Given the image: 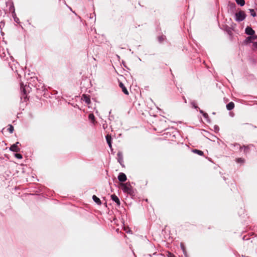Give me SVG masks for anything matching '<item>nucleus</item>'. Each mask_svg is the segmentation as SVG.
<instances>
[{"label": "nucleus", "mask_w": 257, "mask_h": 257, "mask_svg": "<svg viewBox=\"0 0 257 257\" xmlns=\"http://www.w3.org/2000/svg\"><path fill=\"white\" fill-rule=\"evenodd\" d=\"M119 87L122 89V92L126 95H128L129 93L124 85L122 83L120 82L119 84Z\"/></svg>", "instance_id": "10"}, {"label": "nucleus", "mask_w": 257, "mask_h": 257, "mask_svg": "<svg viewBox=\"0 0 257 257\" xmlns=\"http://www.w3.org/2000/svg\"><path fill=\"white\" fill-rule=\"evenodd\" d=\"M199 112L200 113H201L202 114H203V113H204V112L202 110H200Z\"/></svg>", "instance_id": "34"}, {"label": "nucleus", "mask_w": 257, "mask_h": 257, "mask_svg": "<svg viewBox=\"0 0 257 257\" xmlns=\"http://www.w3.org/2000/svg\"><path fill=\"white\" fill-rule=\"evenodd\" d=\"M117 161L121 165H122L123 161V155L121 152H118L117 154Z\"/></svg>", "instance_id": "8"}, {"label": "nucleus", "mask_w": 257, "mask_h": 257, "mask_svg": "<svg viewBox=\"0 0 257 257\" xmlns=\"http://www.w3.org/2000/svg\"><path fill=\"white\" fill-rule=\"evenodd\" d=\"M88 118L89 120L93 121L94 120L95 117L93 113H90L88 115Z\"/></svg>", "instance_id": "19"}, {"label": "nucleus", "mask_w": 257, "mask_h": 257, "mask_svg": "<svg viewBox=\"0 0 257 257\" xmlns=\"http://www.w3.org/2000/svg\"><path fill=\"white\" fill-rule=\"evenodd\" d=\"M244 161V159L241 158H239L236 159V162L238 163H243Z\"/></svg>", "instance_id": "20"}, {"label": "nucleus", "mask_w": 257, "mask_h": 257, "mask_svg": "<svg viewBox=\"0 0 257 257\" xmlns=\"http://www.w3.org/2000/svg\"><path fill=\"white\" fill-rule=\"evenodd\" d=\"M249 11L250 13V15L251 16H252L253 17H254L256 16V13L253 9H249Z\"/></svg>", "instance_id": "18"}, {"label": "nucleus", "mask_w": 257, "mask_h": 257, "mask_svg": "<svg viewBox=\"0 0 257 257\" xmlns=\"http://www.w3.org/2000/svg\"><path fill=\"white\" fill-rule=\"evenodd\" d=\"M252 146L251 145L248 146H243L242 147L240 146V145L238 144H235L234 146H236L237 148L239 147V150L241 151L242 149H243L244 153L246 155L250 151V146Z\"/></svg>", "instance_id": "4"}, {"label": "nucleus", "mask_w": 257, "mask_h": 257, "mask_svg": "<svg viewBox=\"0 0 257 257\" xmlns=\"http://www.w3.org/2000/svg\"><path fill=\"white\" fill-rule=\"evenodd\" d=\"M181 248L183 250V251L184 253H185V250L184 247L182 243L181 244Z\"/></svg>", "instance_id": "30"}, {"label": "nucleus", "mask_w": 257, "mask_h": 257, "mask_svg": "<svg viewBox=\"0 0 257 257\" xmlns=\"http://www.w3.org/2000/svg\"><path fill=\"white\" fill-rule=\"evenodd\" d=\"M246 17V15L244 12L239 11L235 15V20L237 22H240L243 21Z\"/></svg>", "instance_id": "3"}, {"label": "nucleus", "mask_w": 257, "mask_h": 257, "mask_svg": "<svg viewBox=\"0 0 257 257\" xmlns=\"http://www.w3.org/2000/svg\"><path fill=\"white\" fill-rule=\"evenodd\" d=\"M15 145H16L17 146H18V145H19L20 146H21V144L19 142H17L15 144H14Z\"/></svg>", "instance_id": "32"}, {"label": "nucleus", "mask_w": 257, "mask_h": 257, "mask_svg": "<svg viewBox=\"0 0 257 257\" xmlns=\"http://www.w3.org/2000/svg\"><path fill=\"white\" fill-rule=\"evenodd\" d=\"M111 199L112 201L115 202L117 206H120V201L118 197L115 194H112L111 195Z\"/></svg>", "instance_id": "6"}, {"label": "nucleus", "mask_w": 257, "mask_h": 257, "mask_svg": "<svg viewBox=\"0 0 257 257\" xmlns=\"http://www.w3.org/2000/svg\"><path fill=\"white\" fill-rule=\"evenodd\" d=\"M203 117L205 118H207L208 117V114L207 113H203V114H202Z\"/></svg>", "instance_id": "28"}, {"label": "nucleus", "mask_w": 257, "mask_h": 257, "mask_svg": "<svg viewBox=\"0 0 257 257\" xmlns=\"http://www.w3.org/2000/svg\"><path fill=\"white\" fill-rule=\"evenodd\" d=\"M93 200L98 205H100L101 204V202L99 198H98L96 196L93 195L92 196Z\"/></svg>", "instance_id": "14"}, {"label": "nucleus", "mask_w": 257, "mask_h": 257, "mask_svg": "<svg viewBox=\"0 0 257 257\" xmlns=\"http://www.w3.org/2000/svg\"><path fill=\"white\" fill-rule=\"evenodd\" d=\"M8 131L10 133H12L14 132V128L12 125L10 124L9 125V127L8 128Z\"/></svg>", "instance_id": "22"}, {"label": "nucleus", "mask_w": 257, "mask_h": 257, "mask_svg": "<svg viewBox=\"0 0 257 257\" xmlns=\"http://www.w3.org/2000/svg\"><path fill=\"white\" fill-rule=\"evenodd\" d=\"M168 257H176L173 254L169 252L168 254Z\"/></svg>", "instance_id": "29"}, {"label": "nucleus", "mask_w": 257, "mask_h": 257, "mask_svg": "<svg viewBox=\"0 0 257 257\" xmlns=\"http://www.w3.org/2000/svg\"><path fill=\"white\" fill-rule=\"evenodd\" d=\"M165 39V36H161L158 37V41L159 42L162 43Z\"/></svg>", "instance_id": "21"}, {"label": "nucleus", "mask_w": 257, "mask_h": 257, "mask_svg": "<svg viewBox=\"0 0 257 257\" xmlns=\"http://www.w3.org/2000/svg\"><path fill=\"white\" fill-rule=\"evenodd\" d=\"M245 33L248 35L251 36L254 34L255 32L251 27H247L245 28Z\"/></svg>", "instance_id": "7"}, {"label": "nucleus", "mask_w": 257, "mask_h": 257, "mask_svg": "<svg viewBox=\"0 0 257 257\" xmlns=\"http://www.w3.org/2000/svg\"><path fill=\"white\" fill-rule=\"evenodd\" d=\"M12 9L13 10V17L14 18V20H15V21L16 23H18L19 22V19L18 18H17V17L16 18L14 17V16H16V14H15V12L14 6L13 4H12V7L10 8V9Z\"/></svg>", "instance_id": "15"}, {"label": "nucleus", "mask_w": 257, "mask_h": 257, "mask_svg": "<svg viewBox=\"0 0 257 257\" xmlns=\"http://www.w3.org/2000/svg\"><path fill=\"white\" fill-rule=\"evenodd\" d=\"M236 4L240 6H243L245 5L244 0H235Z\"/></svg>", "instance_id": "17"}, {"label": "nucleus", "mask_w": 257, "mask_h": 257, "mask_svg": "<svg viewBox=\"0 0 257 257\" xmlns=\"http://www.w3.org/2000/svg\"><path fill=\"white\" fill-rule=\"evenodd\" d=\"M42 90H44L45 89V88H44V86H42Z\"/></svg>", "instance_id": "35"}, {"label": "nucleus", "mask_w": 257, "mask_h": 257, "mask_svg": "<svg viewBox=\"0 0 257 257\" xmlns=\"http://www.w3.org/2000/svg\"><path fill=\"white\" fill-rule=\"evenodd\" d=\"M214 130H215V132H218V131H219V126H218V125H215L214 126Z\"/></svg>", "instance_id": "27"}, {"label": "nucleus", "mask_w": 257, "mask_h": 257, "mask_svg": "<svg viewBox=\"0 0 257 257\" xmlns=\"http://www.w3.org/2000/svg\"><path fill=\"white\" fill-rule=\"evenodd\" d=\"M35 87H36L37 89H39V88H37L36 86H35Z\"/></svg>", "instance_id": "36"}, {"label": "nucleus", "mask_w": 257, "mask_h": 257, "mask_svg": "<svg viewBox=\"0 0 257 257\" xmlns=\"http://www.w3.org/2000/svg\"><path fill=\"white\" fill-rule=\"evenodd\" d=\"M120 185L124 193H127L130 195H133L134 194L133 188L130 182L121 183Z\"/></svg>", "instance_id": "1"}, {"label": "nucleus", "mask_w": 257, "mask_h": 257, "mask_svg": "<svg viewBox=\"0 0 257 257\" xmlns=\"http://www.w3.org/2000/svg\"><path fill=\"white\" fill-rule=\"evenodd\" d=\"M11 68H12V70L13 71L14 69L12 67H11Z\"/></svg>", "instance_id": "37"}, {"label": "nucleus", "mask_w": 257, "mask_h": 257, "mask_svg": "<svg viewBox=\"0 0 257 257\" xmlns=\"http://www.w3.org/2000/svg\"><path fill=\"white\" fill-rule=\"evenodd\" d=\"M127 179L126 176L123 173H119L118 175V180L120 182H124Z\"/></svg>", "instance_id": "5"}, {"label": "nucleus", "mask_w": 257, "mask_h": 257, "mask_svg": "<svg viewBox=\"0 0 257 257\" xmlns=\"http://www.w3.org/2000/svg\"><path fill=\"white\" fill-rule=\"evenodd\" d=\"M234 107V104L233 102H230L226 105V108L228 110H231Z\"/></svg>", "instance_id": "13"}, {"label": "nucleus", "mask_w": 257, "mask_h": 257, "mask_svg": "<svg viewBox=\"0 0 257 257\" xmlns=\"http://www.w3.org/2000/svg\"><path fill=\"white\" fill-rule=\"evenodd\" d=\"M181 248L183 250V251L184 253H185V250L184 247L182 243L181 244Z\"/></svg>", "instance_id": "31"}, {"label": "nucleus", "mask_w": 257, "mask_h": 257, "mask_svg": "<svg viewBox=\"0 0 257 257\" xmlns=\"http://www.w3.org/2000/svg\"><path fill=\"white\" fill-rule=\"evenodd\" d=\"M82 100L83 101H84L87 104H89L90 103L91 101L90 99L89 96H87L85 94H83L82 96Z\"/></svg>", "instance_id": "11"}, {"label": "nucleus", "mask_w": 257, "mask_h": 257, "mask_svg": "<svg viewBox=\"0 0 257 257\" xmlns=\"http://www.w3.org/2000/svg\"><path fill=\"white\" fill-rule=\"evenodd\" d=\"M30 89L29 85L27 84L24 85L23 83H21V99L23 98L24 100H26L27 94L30 92Z\"/></svg>", "instance_id": "2"}, {"label": "nucleus", "mask_w": 257, "mask_h": 257, "mask_svg": "<svg viewBox=\"0 0 257 257\" xmlns=\"http://www.w3.org/2000/svg\"><path fill=\"white\" fill-rule=\"evenodd\" d=\"M191 105H192V107H193L194 108H195V109H197V108H198V106L196 105V102H195V101H192V102H191Z\"/></svg>", "instance_id": "24"}, {"label": "nucleus", "mask_w": 257, "mask_h": 257, "mask_svg": "<svg viewBox=\"0 0 257 257\" xmlns=\"http://www.w3.org/2000/svg\"><path fill=\"white\" fill-rule=\"evenodd\" d=\"M257 38V36H254V35H251V36H250L249 37H248L247 38V39L248 40H251V39H252V40H255Z\"/></svg>", "instance_id": "26"}, {"label": "nucleus", "mask_w": 257, "mask_h": 257, "mask_svg": "<svg viewBox=\"0 0 257 257\" xmlns=\"http://www.w3.org/2000/svg\"><path fill=\"white\" fill-rule=\"evenodd\" d=\"M10 150L14 152H19L20 151V148L19 146H17L16 145L13 144L10 148Z\"/></svg>", "instance_id": "9"}, {"label": "nucleus", "mask_w": 257, "mask_h": 257, "mask_svg": "<svg viewBox=\"0 0 257 257\" xmlns=\"http://www.w3.org/2000/svg\"><path fill=\"white\" fill-rule=\"evenodd\" d=\"M257 38V36H254V35H251V36H250L249 37H248L247 38V39L248 40H251V39H252V40H255Z\"/></svg>", "instance_id": "25"}, {"label": "nucleus", "mask_w": 257, "mask_h": 257, "mask_svg": "<svg viewBox=\"0 0 257 257\" xmlns=\"http://www.w3.org/2000/svg\"><path fill=\"white\" fill-rule=\"evenodd\" d=\"M192 152L195 154H197L200 156H203L204 153L202 151L197 150V149H194L192 150Z\"/></svg>", "instance_id": "16"}, {"label": "nucleus", "mask_w": 257, "mask_h": 257, "mask_svg": "<svg viewBox=\"0 0 257 257\" xmlns=\"http://www.w3.org/2000/svg\"><path fill=\"white\" fill-rule=\"evenodd\" d=\"M105 138H106L107 143L108 144V145L109 146V147L110 148H111V147H112V145H111L112 138H111V136L107 135V136H106Z\"/></svg>", "instance_id": "12"}, {"label": "nucleus", "mask_w": 257, "mask_h": 257, "mask_svg": "<svg viewBox=\"0 0 257 257\" xmlns=\"http://www.w3.org/2000/svg\"><path fill=\"white\" fill-rule=\"evenodd\" d=\"M15 157L19 159H21L23 158V156L21 154L16 153L15 154Z\"/></svg>", "instance_id": "23"}, {"label": "nucleus", "mask_w": 257, "mask_h": 257, "mask_svg": "<svg viewBox=\"0 0 257 257\" xmlns=\"http://www.w3.org/2000/svg\"><path fill=\"white\" fill-rule=\"evenodd\" d=\"M253 46H254L255 47H257V42H255V43L253 44Z\"/></svg>", "instance_id": "33"}]
</instances>
